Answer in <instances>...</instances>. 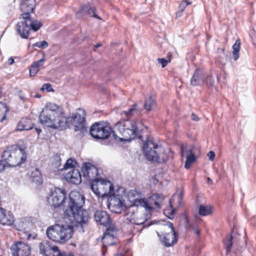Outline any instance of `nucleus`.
<instances>
[{"label": "nucleus", "mask_w": 256, "mask_h": 256, "mask_svg": "<svg viewBox=\"0 0 256 256\" xmlns=\"http://www.w3.org/2000/svg\"><path fill=\"white\" fill-rule=\"evenodd\" d=\"M45 60H45V58H44V56L41 59H40V60H37V61L34 62L32 64V65H33L35 67H36L38 68L42 66H43V63L45 61Z\"/></svg>", "instance_id": "nucleus-40"}, {"label": "nucleus", "mask_w": 256, "mask_h": 256, "mask_svg": "<svg viewBox=\"0 0 256 256\" xmlns=\"http://www.w3.org/2000/svg\"><path fill=\"white\" fill-rule=\"evenodd\" d=\"M204 83L208 87H212L214 84V78L211 75L204 76Z\"/></svg>", "instance_id": "nucleus-37"}, {"label": "nucleus", "mask_w": 256, "mask_h": 256, "mask_svg": "<svg viewBox=\"0 0 256 256\" xmlns=\"http://www.w3.org/2000/svg\"><path fill=\"white\" fill-rule=\"evenodd\" d=\"M190 4L191 2H188V0H183L180 4L178 8L179 10H181V11H183Z\"/></svg>", "instance_id": "nucleus-41"}, {"label": "nucleus", "mask_w": 256, "mask_h": 256, "mask_svg": "<svg viewBox=\"0 0 256 256\" xmlns=\"http://www.w3.org/2000/svg\"><path fill=\"white\" fill-rule=\"evenodd\" d=\"M204 75L199 69H196L190 80L191 84L193 86H198L204 83Z\"/></svg>", "instance_id": "nucleus-24"}, {"label": "nucleus", "mask_w": 256, "mask_h": 256, "mask_svg": "<svg viewBox=\"0 0 256 256\" xmlns=\"http://www.w3.org/2000/svg\"><path fill=\"white\" fill-rule=\"evenodd\" d=\"M190 150H188L186 148L184 147V146H182L180 148V154L182 157H186V151L188 152V154H190Z\"/></svg>", "instance_id": "nucleus-44"}, {"label": "nucleus", "mask_w": 256, "mask_h": 256, "mask_svg": "<svg viewBox=\"0 0 256 256\" xmlns=\"http://www.w3.org/2000/svg\"><path fill=\"white\" fill-rule=\"evenodd\" d=\"M240 39L236 40L235 43L232 46V55L234 60L236 61L239 58V52L240 50Z\"/></svg>", "instance_id": "nucleus-30"}, {"label": "nucleus", "mask_w": 256, "mask_h": 256, "mask_svg": "<svg viewBox=\"0 0 256 256\" xmlns=\"http://www.w3.org/2000/svg\"><path fill=\"white\" fill-rule=\"evenodd\" d=\"M32 177L33 182H35L38 184L42 183V175L40 172L38 168H36L35 170L32 172Z\"/></svg>", "instance_id": "nucleus-34"}, {"label": "nucleus", "mask_w": 256, "mask_h": 256, "mask_svg": "<svg viewBox=\"0 0 256 256\" xmlns=\"http://www.w3.org/2000/svg\"><path fill=\"white\" fill-rule=\"evenodd\" d=\"M156 102L152 96H150L146 100L144 104V108L147 111H150L156 106Z\"/></svg>", "instance_id": "nucleus-32"}, {"label": "nucleus", "mask_w": 256, "mask_h": 256, "mask_svg": "<svg viewBox=\"0 0 256 256\" xmlns=\"http://www.w3.org/2000/svg\"><path fill=\"white\" fill-rule=\"evenodd\" d=\"M68 256H72V254H68Z\"/></svg>", "instance_id": "nucleus-61"}, {"label": "nucleus", "mask_w": 256, "mask_h": 256, "mask_svg": "<svg viewBox=\"0 0 256 256\" xmlns=\"http://www.w3.org/2000/svg\"><path fill=\"white\" fill-rule=\"evenodd\" d=\"M39 71V68H37L35 67L32 64L30 68V74L31 76H36V74L38 73V72Z\"/></svg>", "instance_id": "nucleus-43"}, {"label": "nucleus", "mask_w": 256, "mask_h": 256, "mask_svg": "<svg viewBox=\"0 0 256 256\" xmlns=\"http://www.w3.org/2000/svg\"><path fill=\"white\" fill-rule=\"evenodd\" d=\"M60 228L62 231L60 240H62V244H63L72 238L74 232V227L70 224L66 223L60 224Z\"/></svg>", "instance_id": "nucleus-21"}, {"label": "nucleus", "mask_w": 256, "mask_h": 256, "mask_svg": "<svg viewBox=\"0 0 256 256\" xmlns=\"http://www.w3.org/2000/svg\"><path fill=\"white\" fill-rule=\"evenodd\" d=\"M90 218L88 212L83 208L64 210L63 216L65 223L70 224L73 227L82 226L88 222Z\"/></svg>", "instance_id": "nucleus-5"}, {"label": "nucleus", "mask_w": 256, "mask_h": 256, "mask_svg": "<svg viewBox=\"0 0 256 256\" xmlns=\"http://www.w3.org/2000/svg\"><path fill=\"white\" fill-rule=\"evenodd\" d=\"M35 6V0H21L20 8L22 13L20 18L28 16L33 12Z\"/></svg>", "instance_id": "nucleus-19"}, {"label": "nucleus", "mask_w": 256, "mask_h": 256, "mask_svg": "<svg viewBox=\"0 0 256 256\" xmlns=\"http://www.w3.org/2000/svg\"><path fill=\"white\" fill-rule=\"evenodd\" d=\"M8 166L14 167L23 164L27 156L24 150L16 145L7 147L2 156Z\"/></svg>", "instance_id": "nucleus-3"}, {"label": "nucleus", "mask_w": 256, "mask_h": 256, "mask_svg": "<svg viewBox=\"0 0 256 256\" xmlns=\"http://www.w3.org/2000/svg\"><path fill=\"white\" fill-rule=\"evenodd\" d=\"M191 118H192V119L194 120V121H198L199 120V118L195 114H194V113H192L191 115Z\"/></svg>", "instance_id": "nucleus-49"}, {"label": "nucleus", "mask_w": 256, "mask_h": 256, "mask_svg": "<svg viewBox=\"0 0 256 256\" xmlns=\"http://www.w3.org/2000/svg\"><path fill=\"white\" fill-rule=\"evenodd\" d=\"M42 90H46L47 92H52L53 89L50 84H45L42 86Z\"/></svg>", "instance_id": "nucleus-45"}, {"label": "nucleus", "mask_w": 256, "mask_h": 256, "mask_svg": "<svg viewBox=\"0 0 256 256\" xmlns=\"http://www.w3.org/2000/svg\"><path fill=\"white\" fill-rule=\"evenodd\" d=\"M142 110V108H138V105L136 104H134L128 110L124 112V113L127 116L130 117L134 115H140Z\"/></svg>", "instance_id": "nucleus-27"}, {"label": "nucleus", "mask_w": 256, "mask_h": 256, "mask_svg": "<svg viewBox=\"0 0 256 256\" xmlns=\"http://www.w3.org/2000/svg\"><path fill=\"white\" fill-rule=\"evenodd\" d=\"M66 180L70 183L78 184L82 182V175L78 170L72 169L64 176Z\"/></svg>", "instance_id": "nucleus-23"}, {"label": "nucleus", "mask_w": 256, "mask_h": 256, "mask_svg": "<svg viewBox=\"0 0 256 256\" xmlns=\"http://www.w3.org/2000/svg\"><path fill=\"white\" fill-rule=\"evenodd\" d=\"M35 130L38 133V134H39L42 131L41 129L37 128H35Z\"/></svg>", "instance_id": "nucleus-56"}, {"label": "nucleus", "mask_w": 256, "mask_h": 256, "mask_svg": "<svg viewBox=\"0 0 256 256\" xmlns=\"http://www.w3.org/2000/svg\"><path fill=\"white\" fill-rule=\"evenodd\" d=\"M108 206L113 212L120 214L124 208V200L120 195H115L114 191L112 195H109Z\"/></svg>", "instance_id": "nucleus-12"}, {"label": "nucleus", "mask_w": 256, "mask_h": 256, "mask_svg": "<svg viewBox=\"0 0 256 256\" xmlns=\"http://www.w3.org/2000/svg\"><path fill=\"white\" fill-rule=\"evenodd\" d=\"M20 20L16 25V30L22 38H28L31 30L36 32L42 26L41 22L32 20L30 15L26 17L20 18Z\"/></svg>", "instance_id": "nucleus-4"}, {"label": "nucleus", "mask_w": 256, "mask_h": 256, "mask_svg": "<svg viewBox=\"0 0 256 256\" xmlns=\"http://www.w3.org/2000/svg\"><path fill=\"white\" fill-rule=\"evenodd\" d=\"M60 224H54L48 226L46 230L48 237L52 240L62 244V232Z\"/></svg>", "instance_id": "nucleus-16"}, {"label": "nucleus", "mask_w": 256, "mask_h": 256, "mask_svg": "<svg viewBox=\"0 0 256 256\" xmlns=\"http://www.w3.org/2000/svg\"><path fill=\"white\" fill-rule=\"evenodd\" d=\"M14 59L12 57L8 58V64L9 65L12 64L14 63Z\"/></svg>", "instance_id": "nucleus-51"}, {"label": "nucleus", "mask_w": 256, "mask_h": 256, "mask_svg": "<svg viewBox=\"0 0 256 256\" xmlns=\"http://www.w3.org/2000/svg\"><path fill=\"white\" fill-rule=\"evenodd\" d=\"M125 220L128 222L136 224V225H140L144 224L145 222L144 218L142 220H136L134 216V212H129L128 213L124 215Z\"/></svg>", "instance_id": "nucleus-26"}, {"label": "nucleus", "mask_w": 256, "mask_h": 256, "mask_svg": "<svg viewBox=\"0 0 256 256\" xmlns=\"http://www.w3.org/2000/svg\"><path fill=\"white\" fill-rule=\"evenodd\" d=\"M12 256H30L31 252L30 246L21 241L14 242L10 248Z\"/></svg>", "instance_id": "nucleus-14"}, {"label": "nucleus", "mask_w": 256, "mask_h": 256, "mask_svg": "<svg viewBox=\"0 0 256 256\" xmlns=\"http://www.w3.org/2000/svg\"><path fill=\"white\" fill-rule=\"evenodd\" d=\"M168 226L169 228H170V232H176L174 229V227L173 226V224H172V222H168Z\"/></svg>", "instance_id": "nucleus-50"}, {"label": "nucleus", "mask_w": 256, "mask_h": 256, "mask_svg": "<svg viewBox=\"0 0 256 256\" xmlns=\"http://www.w3.org/2000/svg\"><path fill=\"white\" fill-rule=\"evenodd\" d=\"M19 97H20V98L23 101H24L27 99V98H26L24 96H22L21 94L19 95Z\"/></svg>", "instance_id": "nucleus-55"}, {"label": "nucleus", "mask_w": 256, "mask_h": 256, "mask_svg": "<svg viewBox=\"0 0 256 256\" xmlns=\"http://www.w3.org/2000/svg\"><path fill=\"white\" fill-rule=\"evenodd\" d=\"M82 176L87 180H95L98 179L96 176L98 174V168L90 162L84 163L81 170Z\"/></svg>", "instance_id": "nucleus-15"}, {"label": "nucleus", "mask_w": 256, "mask_h": 256, "mask_svg": "<svg viewBox=\"0 0 256 256\" xmlns=\"http://www.w3.org/2000/svg\"><path fill=\"white\" fill-rule=\"evenodd\" d=\"M158 64H161L162 67L164 68L168 64V62H170V59L168 58V60H166L164 58H158Z\"/></svg>", "instance_id": "nucleus-42"}, {"label": "nucleus", "mask_w": 256, "mask_h": 256, "mask_svg": "<svg viewBox=\"0 0 256 256\" xmlns=\"http://www.w3.org/2000/svg\"><path fill=\"white\" fill-rule=\"evenodd\" d=\"M140 126H143L140 122H133L130 120H126L118 122L116 128L126 141H131L138 137L140 139L142 138L140 135Z\"/></svg>", "instance_id": "nucleus-2"}, {"label": "nucleus", "mask_w": 256, "mask_h": 256, "mask_svg": "<svg viewBox=\"0 0 256 256\" xmlns=\"http://www.w3.org/2000/svg\"><path fill=\"white\" fill-rule=\"evenodd\" d=\"M94 219L96 223L106 227L110 226L112 222L108 214L102 210H98L94 212Z\"/></svg>", "instance_id": "nucleus-17"}, {"label": "nucleus", "mask_w": 256, "mask_h": 256, "mask_svg": "<svg viewBox=\"0 0 256 256\" xmlns=\"http://www.w3.org/2000/svg\"><path fill=\"white\" fill-rule=\"evenodd\" d=\"M113 244H114L113 243H112V244H110V245H113Z\"/></svg>", "instance_id": "nucleus-62"}, {"label": "nucleus", "mask_w": 256, "mask_h": 256, "mask_svg": "<svg viewBox=\"0 0 256 256\" xmlns=\"http://www.w3.org/2000/svg\"><path fill=\"white\" fill-rule=\"evenodd\" d=\"M36 98H40V95L38 94H36L35 96Z\"/></svg>", "instance_id": "nucleus-58"}, {"label": "nucleus", "mask_w": 256, "mask_h": 256, "mask_svg": "<svg viewBox=\"0 0 256 256\" xmlns=\"http://www.w3.org/2000/svg\"><path fill=\"white\" fill-rule=\"evenodd\" d=\"M85 202L84 196L76 191H72L69 194V202L65 210L71 211L82 208Z\"/></svg>", "instance_id": "nucleus-10"}, {"label": "nucleus", "mask_w": 256, "mask_h": 256, "mask_svg": "<svg viewBox=\"0 0 256 256\" xmlns=\"http://www.w3.org/2000/svg\"><path fill=\"white\" fill-rule=\"evenodd\" d=\"M40 253L44 256H62L58 246L50 242L43 240L39 245Z\"/></svg>", "instance_id": "nucleus-13"}, {"label": "nucleus", "mask_w": 256, "mask_h": 256, "mask_svg": "<svg viewBox=\"0 0 256 256\" xmlns=\"http://www.w3.org/2000/svg\"><path fill=\"white\" fill-rule=\"evenodd\" d=\"M157 234L161 242L166 246L170 247L172 246L178 241V234L176 232H167L162 235H160V234L157 232Z\"/></svg>", "instance_id": "nucleus-18"}, {"label": "nucleus", "mask_w": 256, "mask_h": 256, "mask_svg": "<svg viewBox=\"0 0 256 256\" xmlns=\"http://www.w3.org/2000/svg\"><path fill=\"white\" fill-rule=\"evenodd\" d=\"M142 150L146 158L149 161L162 163L167 160V156L162 152L163 148L155 144L152 140L146 141Z\"/></svg>", "instance_id": "nucleus-6"}, {"label": "nucleus", "mask_w": 256, "mask_h": 256, "mask_svg": "<svg viewBox=\"0 0 256 256\" xmlns=\"http://www.w3.org/2000/svg\"><path fill=\"white\" fill-rule=\"evenodd\" d=\"M164 200L162 194L156 193L147 198H136L133 200V205L144 208L146 212H150L154 208L160 209Z\"/></svg>", "instance_id": "nucleus-7"}, {"label": "nucleus", "mask_w": 256, "mask_h": 256, "mask_svg": "<svg viewBox=\"0 0 256 256\" xmlns=\"http://www.w3.org/2000/svg\"><path fill=\"white\" fill-rule=\"evenodd\" d=\"M190 154H188V152L186 151V161L185 162L184 167L186 169H189L190 166L191 164L196 160V157L195 155L192 153V150H190Z\"/></svg>", "instance_id": "nucleus-28"}, {"label": "nucleus", "mask_w": 256, "mask_h": 256, "mask_svg": "<svg viewBox=\"0 0 256 256\" xmlns=\"http://www.w3.org/2000/svg\"><path fill=\"white\" fill-rule=\"evenodd\" d=\"M100 46H102V44L100 43V42L96 44V45H94V50H96V48L100 47Z\"/></svg>", "instance_id": "nucleus-53"}, {"label": "nucleus", "mask_w": 256, "mask_h": 256, "mask_svg": "<svg viewBox=\"0 0 256 256\" xmlns=\"http://www.w3.org/2000/svg\"><path fill=\"white\" fill-rule=\"evenodd\" d=\"M208 156L210 160L213 161L215 157V154L213 151H210L208 154Z\"/></svg>", "instance_id": "nucleus-47"}, {"label": "nucleus", "mask_w": 256, "mask_h": 256, "mask_svg": "<svg viewBox=\"0 0 256 256\" xmlns=\"http://www.w3.org/2000/svg\"><path fill=\"white\" fill-rule=\"evenodd\" d=\"M112 132L110 127L100 122L94 123L90 128V134L96 139H106Z\"/></svg>", "instance_id": "nucleus-9"}, {"label": "nucleus", "mask_w": 256, "mask_h": 256, "mask_svg": "<svg viewBox=\"0 0 256 256\" xmlns=\"http://www.w3.org/2000/svg\"><path fill=\"white\" fill-rule=\"evenodd\" d=\"M199 214L202 216H206L211 214L212 208L209 205H200L199 206Z\"/></svg>", "instance_id": "nucleus-31"}, {"label": "nucleus", "mask_w": 256, "mask_h": 256, "mask_svg": "<svg viewBox=\"0 0 256 256\" xmlns=\"http://www.w3.org/2000/svg\"><path fill=\"white\" fill-rule=\"evenodd\" d=\"M183 11H181V10H179L176 12V15L177 17H180L182 16V13Z\"/></svg>", "instance_id": "nucleus-54"}, {"label": "nucleus", "mask_w": 256, "mask_h": 256, "mask_svg": "<svg viewBox=\"0 0 256 256\" xmlns=\"http://www.w3.org/2000/svg\"><path fill=\"white\" fill-rule=\"evenodd\" d=\"M208 182L210 184H212V180L210 178H208Z\"/></svg>", "instance_id": "nucleus-57"}, {"label": "nucleus", "mask_w": 256, "mask_h": 256, "mask_svg": "<svg viewBox=\"0 0 256 256\" xmlns=\"http://www.w3.org/2000/svg\"><path fill=\"white\" fill-rule=\"evenodd\" d=\"M90 188L98 197H108L114 191V186L110 181L100 178L92 181Z\"/></svg>", "instance_id": "nucleus-8"}, {"label": "nucleus", "mask_w": 256, "mask_h": 256, "mask_svg": "<svg viewBox=\"0 0 256 256\" xmlns=\"http://www.w3.org/2000/svg\"><path fill=\"white\" fill-rule=\"evenodd\" d=\"M128 197L130 199V200L133 203V200L136 198H139L138 193L136 190H130L128 194Z\"/></svg>", "instance_id": "nucleus-38"}, {"label": "nucleus", "mask_w": 256, "mask_h": 256, "mask_svg": "<svg viewBox=\"0 0 256 256\" xmlns=\"http://www.w3.org/2000/svg\"><path fill=\"white\" fill-rule=\"evenodd\" d=\"M118 256H124L123 254H121L120 255H119Z\"/></svg>", "instance_id": "nucleus-60"}, {"label": "nucleus", "mask_w": 256, "mask_h": 256, "mask_svg": "<svg viewBox=\"0 0 256 256\" xmlns=\"http://www.w3.org/2000/svg\"><path fill=\"white\" fill-rule=\"evenodd\" d=\"M186 223L188 224H189V220H188V219L187 216H186Z\"/></svg>", "instance_id": "nucleus-59"}, {"label": "nucleus", "mask_w": 256, "mask_h": 256, "mask_svg": "<svg viewBox=\"0 0 256 256\" xmlns=\"http://www.w3.org/2000/svg\"><path fill=\"white\" fill-rule=\"evenodd\" d=\"M48 46V43L45 41L42 40L41 42H36L32 44V47L35 48L37 47L38 48H41L42 49L46 48H47Z\"/></svg>", "instance_id": "nucleus-39"}, {"label": "nucleus", "mask_w": 256, "mask_h": 256, "mask_svg": "<svg viewBox=\"0 0 256 256\" xmlns=\"http://www.w3.org/2000/svg\"><path fill=\"white\" fill-rule=\"evenodd\" d=\"M8 110L6 104L0 102V122L6 119V113L8 112Z\"/></svg>", "instance_id": "nucleus-33"}, {"label": "nucleus", "mask_w": 256, "mask_h": 256, "mask_svg": "<svg viewBox=\"0 0 256 256\" xmlns=\"http://www.w3.org/2000/svg\"><path fill=\"white\" fill-rule=\"evenodd\" d=\"M6 166H7V164L2 158L0 160V172L4 170Z\"/></svg>", "instance_id": "nucleus-46"}, {"label": "nucleus", "mask_w": 256, "mask_h": 256, "mask_svg": "<svg viewBox=\"0 0 256 256\" xmlns=\"http://www.w3.org/2000/svg\"><path fill=\"white\" fill-rule=\"evenodd\" d=\"M84 16H88L100 20V18L96 14V8L91 7L90 4L82 6L80 9L76 13V18H80Z\"/></svg>", "instance_id": "nucleus-20"}, {"label": "nucleus", "mask_w": 256, "mask_h": 256, "mask_svg": "<svg viewBox=\"0 0 256 256\" xmlns=\"http://www.w3.org/2000/svg\"><path fill=\"white\" fill-rule=\"evenodd\" d=\"M113 237L112 236V235L106 232L104 234V236L103 238L104 242H105L106 241L108 240L109 239H111Z\"/></svg>", "instance_id": "nucleus-48"}, {"label": "nucleus", "mask_w": 256, "mask_h": 256, "mask_svg": "<svg viewBox=\"0 0 256 256\" xmlns=\"http://www.w3.org/2000/svg\"><path fill=\"white\" fill-rule=\"evenodd\" d=\"M14 222V216L10 214H6V212H4V214L3 216L0 221V223L2 224L8 226L12 224Z\"/></svg>", "instance_id": "nucleus-29"}, {"label": "nucleus", "mask_w": 256, "mask_h": 256, "mask_svg": "<svg viewBox=\"0 0 256 256\" xmlns=\"http://www.w3.org/2000/svg\"><path fill=\"white\" fill-rule=\"evenodd\" d=\"M66 199V192L64 189L55 188L54 191L48 198V202L54 208H58L63 204Z\"/></svg>", "instance_id": "nucleus-11"}, {"label": "nucleus", "mask_w": 256, "mask_h": 256, "mask_svg": "<svg viewBox=\"0 0 256 256\" xmlns=\"http://www.w3.org/2000/svg\"><path fill=\"white\" fill-rule=\"evenodd\" d=\"M176 202L177 203V206H180L182 204V193L180 194H173L172 198L170 199V207L172 208V210L170 212L169 210H164V214H169L168 216V218L170 219H172L174 218V214L176 212V209L174 208L172 206V203L174 202Z\"/></svg>", "instance_id": "nucleus-22"}, {"label": "nucleus", "mask_w": 256, "mask_h": 256, "mask_svg": "<svg viewBox=\"0 0 256 256\" xmlns=\"http://www.w3.org/2000/svg\"><path fill=\"white\" fill-rule=\"evenodd\" d=\"M39 118L40 122L46 126L63 130L73 126L75 131L82 132L86 130L84 115L72 114L66 117L64 108L54 103H48L40 112Z\"/></svg>", "instance_id": "nucleus-1"}, {"label": "nucleus", "mask_w": 256, "mask_h": 256, "mask_svg": "<svg viewBox=\"0 0 256 256\" xmlns=\"http://www.w3.org/2000/svg\"><path fill=\"white\" fill-rule=\"evenodd\" d=\"M232 237L231 236H228L224 242V245L226 248V249L227 253L229 252L230 251L231 248L232 246Z\"/></svg>", "instance_id": "nucleus-36"}, {"label": "nucleus", "mask_w": 256, "mask_h": 256, "mask_svg": "<svg viewBox=\"0 0 256 256\" xmlns=\"http://www.w3.org/2000/svg\"><path fill=\"white\" fill-rule=\"evenodd\" d=\"M34 126L30 118H22L18 124L16 130L18 131L30 130L34 128Z\"/></svg>", "instance_id": "nucleus-25"}, {"label": "nucleus", "mask_w": 256, "mask_h": 256, "mask_svg": "<svg viewBox=\"0 0 256 256\" xmlns=\"http://www.w3.org/2000/svg\"><path fill=\"white\" fill-rule=\"evenodd\" d=\"M194 232L196 236H200V230L199 229L194 228Z\"/></svg>", "instance_id": "nucleus-52"}, {"label": "nucleus", "mask_w": 256, "mask_h": 256, "mask_svg": "<svg viewBox=\"0 0 256 256\" xmlns=\"http://www.w3.org/2000/svg\"><path fill=\"white\" fill-rule=\"evenodd\" d=\"M77 164L76 160L73 158H69L67 160L64 166V168L60 169L61 170H67L68 168H72L74 167L75 165Z\"/></svg>", "instance_id": "nucleus-35"}]
</instances>
